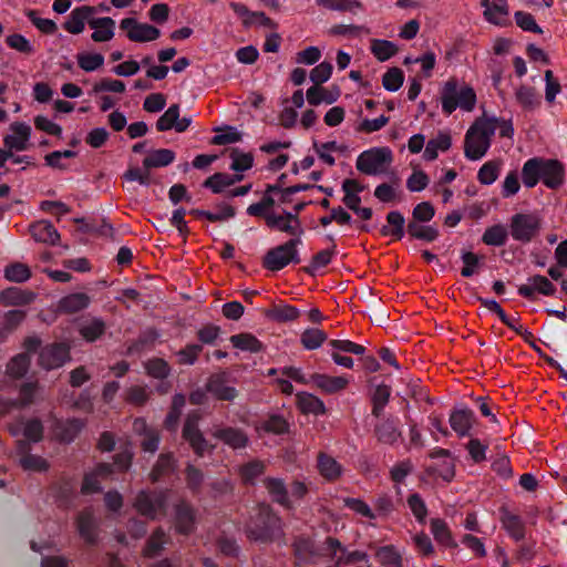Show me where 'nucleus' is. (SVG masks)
Returning <instances> with one entry per match:
<instances>
[{
  "label": "nucleus",
  "instance_id": "5fc2aeb1",
  "mask_svg": "<svg viewBox=\"0 0 567 567\" xmlns=\"http://www.w3.org/2000/svg\"><path fill=\"white\" fill-rule=\"evenodd\" d=\"M326 340V332L317 328L306 329L300 338L302 346L308 350L319 348Z\"/></svg>",
  "mask_w": 567,
  "mask_h": 567
},
{
  "label": "nucleus",
  "instance_id": "9d476101",
  "mask_svg": "<svg viewBox=\"0 0 567 567\" xmlns=\"http://www.w3.org/2000/svg\"><path fill=\"white\" fill-rule=\"evenodd\" d=\"M120 29L125 32L132 42H151L161 37V31L154 25L143 23L134 18H124L120 22Z\"/></svg>",
  "mask_w": 567,
  "mask_h": 567
},
{
  "label": "nucleus",
  "instance_id": "5701e85b",
  "mask_svg": "<svg viewBox=\"0 0 567 567\" xmlns=\"http://www.w3.org/2000/svg\"><path fill=\"white\" fill-rule=\"evenodd\" d=\"M451 146V134L447 131H439L437 134L426 143L423 158L426 162L435 161L439 157L440 152H447Z\"/></svg>",
  "mask_w": 567,
  "mask_h": 567
},
{
  "label": "nucleus",
  "instance_id": "0e129e2a",
  "mask_svg": "<svg viewBox=\"0 0 567 567\" xmlns=\"http://www.w3.org/2000/svg\"><path fill=\"white\" fill-rule=\"evenodd\" d=\"M275 204V198H272L270 195H265L260 202L250 205L247 208V213L250 216L255 217H264L266 219L267 216L274 215V213L270 212V208Z\"/></svg>",
  "mask_w": 567,
  "mask_h": 567
},
{
  "label": "nucleus",
  "instance_id": "b1692460",
  "mask_svg": "<svg viewBox=\"0 0 567 567\" xmlns=\"http://www.w3.org/2000/svg\"><path fill=\"white\" fill-rule=\"evenodd\" d=\"M90 301V297L84 292L70 293L60 299L56 311L65 315L76 313L87 308Z\"/></svg>",
  "mask_w": 567,
  "mask_h": 567
},
{
  "label": "nucleus",
  "instance_id": "7ed1b4c3",
  "mask_svg": "<svg viewBox=\"0 0 567 567\" xmlns=\"http://www.w3.org/2000/svg\"><path fill=\"white\" fill-rule=\"evenodd\" d=\"M495 134V122L478 117L468 127L464 137V155L470 161L483 158L491 147Z\"/></svg>",
  "mask_w": 567,
  "mask_h": 567
},
{
  "label": "nucleus",
  "instance_id": "6e6552de",
  "mask_svg": "<svg viewBox=\"0 0 567 567\" xmlns=\"http://www.w3.org/2000/svg\"><path fill=\"white\" fill-rule=\"evenodd\" d=\"M168 496L169 492H141L134 502V507L141 515L150 519H158L166 514Z\"/></svg>",
  "mask_w": 567,
  "mask_h": 567
},
{
  "label": "nucleus",
  "instance_id": "e2e57ef3",
  "mask_svg": "<svg viewBox=\"0 0 567 567\" xmlns=\"http://www.w3.org/2000/svg\"><path fill=\"white\" fill-rule=\"evenodd\" d=\"M336 100V96L331 95L327 89L320 85H313L307 90V101L310 105H319L322 102L331 104Z\"/></svg>",
  "mask_w": 567,
  "mask_h": 567
},
{
  "label": "nucleus",
  "instance_id": "9b49d317",
  "mask_svg": "<svg viewBox=\"0 0 567 567\" xmlns=\"http://www.w3.org/2000/svg\"><path fill=\"white\" fill-rule=\"evenodd\" d=\"M31 126L24 122H13L9 126V133L3 137L4 147L14 152H23L30 147Z\"/></svg>",
  "mask_w": 567,
  "mask_h": 567
},
{
  "label": "nucleus",
  "instance_id": "69168bd1",
  "mask_svg": "<svg viewBox=\"0 0 567 567\" xmlns=\"http://www.w3.org/2000/svg\"><path fill=\"white\" fill-rule=\"evenodd\" d=\"M230 157L233 159L230 167L235 172L248 171L254 164V156L251 153H244L238 150H233Z\"/></svg>",
  "mask_w": 567,
  "mask_h": 567
},
{
  "label": "nucleus",
  "instance_id": "680f3d73",
  "mask_svg": "<svg viewBox=\"0 0 567 567\" xmlns=\"http://www.w3.org/2000/svg\"><path fill=\"white\" fill-rule=\"evenodd\" d=\"M31 276L30 268L21 262H14L6 267L4 269V277L9 281L13 282H23L28 280Z\"/></svg>",
  "mask_w": 567,
  "mask_h": 567
},
{
  "label": "nucleus",
  "instance_id": "e433bc0d",
  "mask_svg": "<svg viewBox=\"0 0 567 567\" xmlns=\"http://www.w3.org/2000/svg\"><path fill=\"white\" fill-rule=\"evenodd\" d=\"M229 340L234 348L241 351L257 353L264 349L262 342L258 340L254 334L248 332L234 334Z\"/></svg>",
  "mask_w": 567,
  "mask_h": 567
},
{
  "label": "nucleus",
  "instance_id": "bb28decb",
  "mask_svg": "<svg viewBox=\"0 0 567 567\" xmlns=\"http://www.w3.org/2000/svg\"><path fill=\"white\" fill-rule=\"evenodd\" d=\"M431 533L436 543L446 548H456L457 543L455 542L452 530L447 523L441 518H432L430 522Z\"/></svg>",
  "mask_w": 567,
  "mask_h": 567
},
{
  "label": "nucleus",
  "instance_id": "20e7f679",
  "mask_svg": "<svg viewBox=\"0 0 567 567\" xmlns=\"http://www.w3.org/2000/svg\"><path fill=\"white\" fill-rule=\"evenodd\" d=\"M393 163V152L388 146L371 147L363 151L355 161V168L365 175L385 174Z\"/></svg>",
  "mask_w": 567,
  "mask_h": 567
},
{
  "label": "nucleus",
  "instance_id": "49530a36",
  "mask_svg": "<svg viewBox=\"0 0 567 567\" xmlns=\"http://www.w3.org/2000/svg\"><path fill=\"white\" fill-rule=\"evenodd\" d=\"M502 162L499 159H492L486 162L477 173V179L483 185L493 184L499 175Z\"/></svg>",
  "mask_w": 567,
  "mask_h": 567
},
{
  "label": "nucleus",
  "instance_id": "a211bd4d",
  "mask_svg": "<svg viewBox=\"0 0 567 567\" xmlns=\"http://www.w3.org/2000/svg\"><path fill=\"white\" fill-rule=\"evenodd\" d=\"M189 125V118H179V106L177 104L169 106L156 122V128L158 132L175 128L176 132L182 133L185 132Z\"/></svg>",
  "mask_w": 567,
  "mask_h": 567
},
{
  "label": "nucleus",
  "instance_id": "f3484780",
  "mask_svg": "<svg viewBox=\"0 0 567 567\" xmlns=\"http://www.w3.org/2000/svg\"><path fill=\"white\" fill-rule=\"evenodd\" d=\"M350 382L346 375L332 377L324 373L311 374V383L324 394H334L343 391Z\"/></svg>",
  "mask_w": 567,
  "mask_h": 567
},
{
  "label": "nucleus",
  "instance_id": "f257e3e1",
  "mask_svg": "<svg viewBox=\"0 0 567 567\" xmlns=\"http://www.w3.org/2000/svg\"><path fill=\"white\" fill-rule=\"evenodd\" d=\"M565 169L557 159L534 157L526 161L522 168V178L526 187H535L539 181L550 188L556 189L564 183Z\"/></svg>",
  "mask_w": 567,
  "mask_h": 567
},
{
  "label": "nucleus",
  "instance_id": "3c124183",
  "mask_svg": "<svg viewBox=\"0 0 567 567\" xmlns=\"http://www.w3.org/2000/svg\"><path fill=\"white\" fill-rule=\"evenodd\" d=\"M175 462L172 455L162 454L151 473L153 482H157L174 471Z\"/></svg>",
  "mask_w": 567,
  "mask_h": 567
},
{
  "label": "nucleus",
  "instance_id": "8fccbe9b",
  "mask_svg": "<svg viewBox=\"0 0 567 567\" xmlns=\"http://www.w3.org/2000/svg\"><path fill=\"white\" fill-rule=\"evenodd\" d=\"M375 556L383 567H402V557L393 546L379 548Z\"/></svg>",
  "mask_w": 567,
  "mask_h": 567
},
{
  "label": "nucleus",
  "instance_id": "a19ab883",
  "mask_svg": "<svg viewBox=\"0 0 567 567\" xmlns=\"http://www.w3.org/2000/svg\"><path fill=\"white\" fill-rule=\"evenodd\" d=\"M207 390L218 400L231 401L236 398L237 391L233 386L224 383L220 377L214 375L207 383Z\"/></svg>",
  "mask_w": 567,
  "mask_h": 567
},
{
  "label": "nucleus",
  "instance_id": "0eeeda50",
  "mask_svg": "<svg viewBox=\"0 0 567 567\" xmlns=\"http://www.w3.org/2000/svg\"><path fill=\"white\" fill-rule=\"evenodd\" d=\"M300 244V238H293L270 249L264 258V267L271 271H278L292 261L299 262L297 247Z\"/></svg>",
  "mask_w": 567,
  "mask_h": 567
},
{
  "label": "nucleus",
  "instance_id": "09e8293b",
  "mask_svg": "<svg viewBox=\"0 0 567 567\" xmlns=\"http://www.w3.org/2000/svg\"><path fill=\"white\" fill-rule=\"evenodd\" d=\"M508 233L503 225L488 227L483 234L482 240L488 246H503L506 244Z\"/></svg>",
  "mask_w": 567,
  "mask_h": 567
},
{
  "label": "nucleus",
  "instance_id": "603ef678",
  "mask_svg": "<svg viewBox=\"0 0 567 567\" xmlns=\"http://www.w3.org/2000/svg\"><path fill=\"white\" fill-rule=\"evenodd\" d=\"M518 104L525 110H533L539 104V99L535 90L530 86L522 85L515 92Z\"/></svg>",
  "mask_w": 567,
  "mask_h": 567
},
{
  "label": "nucleus",
  "instance_id": "72a5a7b5",
  "mask_svg": "<svg viewBox=\"0 0 567 567\" xmlns=\"http://www.w3.org/2000/svg\"><path fill=\"white\" fill-rule=\"evenodd\" d=\"M501 522L509 536L515 540H520L525 537V525L519 516L508 511H503Z\"/></svg>",
  "mask_w": 567,
  "mask_h": 567
},
{
  "label": "nucleus",
  "instance_id": "a18cd8bd",
  "mask_svg": "<svg viewBox=\"0 0 567 567\" xmlns=\"http://www.w3.org/2000/svg\"><path fill=\"white\" fill-rule=\"evenodd\" d=\"M30 357L28 353H20L13 357L7 364V374L13 379L22 378L29 370Z\"/></svg>",
  "mask_w": 567,
  "mask_h": 567
},
{
  "label": "nucleus",
  "instance_id": "bf43d9fd",
  "mask_svg": "<svg viewBox=\"0 0 567 567\" xmlns=\"http://www.w3.org/2000/svg\"><path fill=\"white\" fill-rule=\"evenodd\" d=\"M404 82V73L399 68L389 69L382 76V85L385 90L395 92Z\"/></svg>",
  "mask_w": 567,
  "mask_h": 567
},
{
  "label": "nucleus",
  "instance_id": "ea45409f",
  "mask_svg": "<svg viewBox=\"0 0 567 567\" xmlns=\"http://www.w3.org/2000/svg\"><path fill=\"white\" fill-rule=\"evenodd\" d=\"M508 4L507 1L492 2V7L488 10H484V19L495 25H506L508 21Z\"/></svg>",
  "mask_w": 567,
  "mask_h": 567
},
{
  "label": "nucleus",
  "instance_id": "39448f33",
  "mask_svg": "<svg viewBox=\"0 0 567 567\" xmlns=\"http://www.w3.org/2000/svg\"><path fill=\"white\" fill-rule=\"evenodd\" d=\"M281 533V520L268 505H261L256 519L248 526L247 534L255 540H271Z\"/></svg>",
  "mask_w": 567,
  "mask_h": 567
},
{
  "label": "nucleus",
  "instance_id": "f03ea898",
  "mask_svg": "<svg viewBox=\"0 0 567 567\" xmlns=\"http://www.w3.org/2000/svg\"><path fill=\"white\" fill-rule=\"evenodd\" d=\"M440 101L444 115H452L457 109L472 112L477 102L475 90L456 76L449 78L440 89Z\"/></svg>",
  "mask_w": 567,
  "mask_h": 567
},
{
  "label": "nucleus",
  "instance_id": "864d4df0",
  "mask_svg": "<svg viewBox=\"0 0 567 567\" xmlns=\"http://www.w3.org/2000/svg\"><path fill=\"white\" fill-rule=\"evenodd\" d=\"M78 528L80 535L87 543L95 540V532L93 525V517L90 511H83L78 517Z\"/></svg>",
  "mask_w": 567,
  "mask_h": 567
},
{
  "label": "nucleus",
  "instance_id": "f8f14e48",
  "mask_svg": "<svg viewBox=\"0 0 567 567\" xmlns=\"http://www.w3.org/2000/svg\"><path fill=\"white\" fill-rule=\"evenodd\" d=\"M200 414L192 412L187 415L183 427V437L190 444L192 449L198 456H203L208 450V443L198 430V421Z\"/></svg>",
  "mask_w": 567,
  "mask_h": 567
},
{
  "label": "nucleus",
  "instance_id": "4be33fe9",
  "mask_svg": "<svg viewBox=\"0 0 567 567\" xmlns=\"http://www.w3.org/2000/svg\"><path fill=\"white\" fill-rule=\"evenodd\" d=\"M266 224L270 228L287 233L291 236L300 235L302 229L300 227L297 215L290 213L284 215H269L266 217Z\"/></svg>",
  "mask_w": 567,
  "mask_h": 567
},
{
  "label": "nucleus",
  "instance_id": "4c0bfd02",
  "mask_svg": "<svg viewBox=\"0 0 567 567\" xmlns=\"http://www.w3.org/2000/svg\"><path fill=\"white\" fill-rule=\"evenodd\" d=\"M266 316L278 322L293 321L299 317V310L290 305L276 303L266 310Z\"/></svg>",
  "mask_w": 567,
  "mask_h": 567
},
{
  "label": "nucleus",
  "instance_id": "2f4dec72",
  "mask_svg": "<svg viewBox=\"0 0 567 567\" xmlns=\"http://www.w3.org/2000/svg\"><path fill=\"white\" fill-rule=\"evenodd\" d=\"M297 405L303 414L320 415L326 413L324 403L318 396L307 392L297 394Z\"/></svg>",
  "mask_w": 567,
  "mask_h": 567
},
{
  "label": "nucleus",
  "instance_id": "4d7b16f0",
  "mask_svg": "<svg viewBox=\"0 0 567 567\" xmlns=\"http://www.w3.org/2000/svg\"><path fill=\"white\" fill-rule=\"evenodd\" d=\"M265 463L261 461H251L239 468V475L245 484L252 483L254 480L265 472Z\"/></svg>",
  "mask_w": 567,
  "mask_h": 567
},
{
  "label": "nucleus",
  "instance_id": "f704fd0d",
  "mask_svg": "<svg viewBox=\"0 0 567 567\" xmlns=\"http://www.w3.org/2000/svg\"><path fill=\"white\" fill-rule=\"evenodd\" d=\"M404 217L400 212L393 210L386 215V225L381 229L383 236H390L394 240L403 237Z\"/></svg>",
  "mask_w": 567,
  "mask_h": 567
},
{
  "label": "nucleus",
  "instance_id": "6e6d98bb",
  "mask_svg": "<svg viewBox=\"0 0 567 567\" xmlns=\"http://www.w3.org/2000/svg\"><path fill=\"white\" fill-rule=\"evenodd\" d=\"M82 426L83 424L79 420H69L56 426L55 435L62 442H70L76 436Z\"/></svg>",
  "mask_w": 567,
  "mask_h": 567
},
{
  "label": "nucleus",
  "instance_id": "c756f323",
  "mask_svg": "<svg viewBox=\"0 0 567 567\" xmlns=\"http://www.w3.org/2000/svg\"><path fill=\"white\" fill-rule=\"evenodd\" d=\"M112 465L100 464L94 472L85 475L82 484V492L84 494H90L100 491V478H106L112 474Z\"/></svg>",
  "mask_w": 567,
  "mask_h": 567
},
{
  "label": "nucleus",
  "instance_id": "6ab92c4d",
  "mask_svg": "<svg viewBox=\"0 0 567 567\" xmlns=\"http://www.w3.org/2000/svg\"><path fill=\"white\" fill-rule=\"evenodd\" d=\"M95 13V8L82 6L71 11L68 20L63 24V29L71 34H80L85 29V23Z\"/></svg>",
  "mask_w": 567,
  "mask_h": 567
},
{
  "label": "nucleus",
  "instance_id": "c85d7f7f",
  "mask_svg": "<svg viewBox=\"0 0 567 567\" xmlns=\"http://www.w3.org/2000/svg\"><path fill=\"white\" fill-rule=\"evenodd\" d=\"M213 435L233 449L245 447L248 442L247 435L234 427L215 429Z\"/></svg>",
  "mask_w": 567,
  "mask_h": 567
},
{
  "label": "nucleus",
  "instance_id": "37998d69",
  "mask_svg": "<svg viewBox=\"0 0 567 567\" xmlns=\"http://www.w3.org/2000/svg\"><path fill=\"white\" fill-rule=\"evenodd\" d=\"M241 179L240 176H231L226 173H216L208 177L204 185L210 188L214 193H221L226 187L234 185L236 182Z\"/></svg>",
  "mask_w": 567,
  "mask_h": 567
},
{
  "label": "nucleus",
  "instance_id": "7c9ffc66",
  "mask_svg": "<svg viewBox=\"0 0 567 567\" xmlns=\"http://www.w3.org/2000/svg\"><path fill=\"white\" fill-rule=\"evenodd\" d=\"M33 299L34 295L32 292L16 287L8 288L0 292V303L6 307L28 305Z\"/></svg>",
  "mask_w": 567,
  "mask_h": 567
},
{
  "label": "nucleus",
  "instance_id": "13d9d810",
  "mask_svg": "<svg viewBox=\"0 0 567 567\" xmlns=\"http://www.w3.org/2000/svg\"><path fill=\"white\" fill-rule=\"evenodd\" d=\"M144 367L146 373L155 379H164L171 372L169 364L164 359L159 358L150 359L145 362Z\"/></svg>",
  "mask_w": 567,
  "mask_h": 567
},
{
  "label": "nucleus",
  "instance_id": "4468645a",
  "mask_svg": "<svg viewBox=\"0 0 567 567\" xmlns=\"http://www.w3.org/2000/svg\"><path fill=\"white\" fill-rule=\"evenodd\" d=\"M70 359V347L64 343H53L44 347L39 357V364L47 369H56Z\"/></svg>",
  "mask_w": 567,
  "mask_h": 567
},
{
  "label": "nucleus",
  "instance_id": "c9c22d12",
  "mask_svg": "<svg viewBox=\"0 0 567 567\" xmlns=\"http://www.w3.org/2000/svg\"><path fill=\"white\" fill-rule=\"evenodd\" d=\"M313 150L319 158L327 165L332 166L336 163L334 153H342L346 146L338 144L336 141L330 142H316Z\"/></svg>",
  "mask_w": 567,
  "mask_h": 567
},
{
  "label": "nucleus",
  "instance_id": "c03bdc74",
  "mask_svg": "<svg viewBox=\"0 0 567 567\" xmlns=\"http://www.w3.org/2000/svg\"><path fill=\"white\" fill-rule=\"evenodd\" d=\"M372 54L381 62L391 59L396 52L398 47L388 40L373 39L370 44Z\"/></svg>",
  "mask_w": 567,
  "mask_h": 567
},
{
  "label": "nucleus",
  "instance_id": "338daca9",
  "mask_svg": "<svg viewBox=\"0 0 567 567\" xmlns=\"http://www.w3.org/2000/svg\"><path fill=\"white\" fill-rule=\"evenodd\" d=\"M344 506L349 509L353 511L355 514L361 515L362 517L374 519L375 514L372 508L365 503L363 499L347 497L343 499Z\"/></svg>",
  "mask_w": 567,
  "mask_h": 567
},
{
  "label": "nucleus",
  "instance_id": "de8ad7c7",
  "mask_svg": "<svg viewBox=\"0 0 567 567\" xmlns=\"http://www.w3.org/2000/svg\"><path fill=\"white\" fill-rule=\"evenodd\" d=\"M105 331V322L102 319L93 318L80 328V334L87 342L97 340Z\"/></svg>",
  "mask_w": 567,
  "mask_h": 567
},
{
  "label": "nucleus",
  "instance_id": "393cba45",
  "mask_svg": "<svg viewBox=\"0 0 567 567\" xmlns=\"http://www.w3.org/2000/svg\"><path fill=\"white\" fill-rule=\"evenodd\" d=\"M29 445L24 441L18 442V451L21 454L20 456V465L24 471H33V472H42L47 471L49 467V463L47 460L39 455H33L28 453Z\"/></svg>",
  "mask_w": 567,
  "mask_h": 567
},
{
  "label": "nucleus",
  "instance_id": "a878e982",
  "mask_svg": "<svg viewBox=\"0 0 567 567\" xmlns=\"http://www.w3.org/2000/svg\"><path fill=\"white\" fill-rule=\"evenodd\" d=\"M30 234L35 241L55 245L60 239L55 227L47 221L39 220L30 226Z\"/></svg>",
  "mask_w": 567,
  "mask_h": 567
},
{
  "label": "nucleus",
  "instance_id": "052dcab7",
  "mask_svg": "<svg viewBox=\"0 0 567 567\" xmlns=\"http://www.w3.org/2000/svg\"><path fill=\"white\" fill-rule=\"evenodd\" d=\"M151 391L143 385H133L125 392V401L130 404L142 406L151 398Z\"/></svg>",
  "mask_w": 567,
  "mask_h": 567
},
{
  "label": "nucleus",
  "instance_id": "58836bf2",
  "mask_svg": "<svg viewBox=\"0 0 567 567\" xmlns=\"http://www.w3.org/2000/svg\"><path fill=\"white\" fill-rule=\"evenodd\" d=\"M175 153L167 148L155 150L151 152L143 161V166L146 169L164 167L173 163Z\"/></svg>",
  "mask_w": 567,
  "mask_h": 567
},
{
  "label": "nucleus",
  "instance_id": "79ce46f5",
  "mask_svg": "<svg viewBox=\"0 0 567 567\" xmlns=\"http://www.w3.org/2000/svg\"><path fill=\"white\" fill-rule=\"evenodd\" d=\"M79 68L85 72H94L103 66L104 56L96 52H80L76 54Z\"/></svg>",
  "mask_w": 567,
  "mask_h": 567
},
{
  "label": "nucleus",
  "instance_id": "cd10ccee",
  "mask_svg": "<svg viewBox=\"0 0 567 567\" xmlns=\"http://www.w3.org/2000/svg\"><path fill=\"white\" fill-rule=\"evenodd\" d=\"M450 424L458 436H465L474 424V414L470 410H456L450 415Z\"/></svg>",
  "mask_w": 567,
  "mask_h": 567
},
{
  "label": "nucleus",
  "instance_id": "412c9836",
  "mask_svg": "<svg viewBox=\"0 0 567 567\" xmlns=\"http://www.w3.org/2000/svg\"><path fill=\"white\" fill-rule=\"evenodd\" d=\"M175 529L181 534H189L195 528V511L186 501H181L175 507Z\"/></svg>",
  "mask_w": 567,
  "mask_h": 567
},
{
  "label": "nucleus",
  "instance_id": "2eb2a0df",
  "mask_svg": "<svg viewBox=\"0 0 567 567\" xmlns=\"http://www.w3.org/2000/svg\"><path fill=\"white\" fill-rule=\"evenodd\" d=\"M316 468L319 475L327 482H337L343 474L342 464L331 454L320 451L316 457Z\"/></svg>",
  "mask_w": 567,
  "mask_h": 567
},
{
  "label": "nucleus",
  "instance_id": "473e14b6",
  "mask_svg": "<svg viewBox=\"0 0 567 567\" xmlns=\"http://www.w3.org/2000/svg\"><path fill=\"white\" fill-rule=\"evenodd\" d=\"M264 485L272 499L286 508L291 507V502L288 497V492L284 481L279 478L267 477Z\"/></svg>",
  "mask_w": 567,
  "mask_h": 567
},
{
  "label": "nucleus",
  "instance_id": "774afa93",
  "mask_svg": "<svg viewBox=\"0 0 567 567\" xmlns=\"http://www.w3.org/2000/svg\"><path fill=\"white\" fill-rule=\"evenodd\" d=\"M378 440L385 444H393L398 441L400 432L393 422L386 421L377 427Z\"/></svg>",
  "mask_w": 567,
  "mask_h": 567
},
{
  "label": "nucleus",
  "instance_id": "1a4fd4ad",
  "mask_svg": "<svg viewBox=\"0 0 567 567\" xmlns=\"http://www.w3.org/2000/svg\"><path fill=\"white\" fill-rule=\"evenodd\" d=\"M365 186L358 179L347 178L342 183V190L344 193L343 204L351 209L362 220H369L372 217V209L369 207H361L360 193L364 190Z\"/></svg>",
  "mask_w": 567,
  "mask_h": 567
},
{
  "label": "nucleus",
  "instance_id": "423d86ee",
  "mask_svg": "<svg viewBox=\"0 0 567 567\" xmlns=\"http://www.w3.org/2000/svg\"><path fill=\"white\" fill-rule=\"evenodd\" d=\"M543 218L536 213H518L509 220V233L514 240L522 244L533 241L540 233Z\"/></svg>",
  "mask_w": 567,
  "mask_h": 567
},
{
  "label": "nucleus",
  "instance_id": "dca6fc26",
  "mask_svg": "<svg viewBox=\"0 0 567 567\" xmlns=\"http://www.w3.org/2000/svg\"><path fill=\"white\" fill-rule=\"evenodd\" d=\"M324 550L333 559H336V564L327 567H342L349 564L367 559V555L358 550L346 553L341 544L337 539L331 537L327 538Z\"/></svg>",
  "mask_w": 567,
  "mask_h": 567
},
{
  "label": "nucleus",
  "instance_id": "aec40b11",
  "mask_svg": "<svg viewBox=\"0 0 567 567\" xmlns=\"http://www.w3.org/2000/svg\"><path fill=\"white\" fill-rule=\"evenodd\" d=\"M89 27L93 30L91 39L95 43L109 42L115 35V21L110 17L91 18Z\"/></svg>",
  "mask_w": 567,
  "mask_h": 567
},
{
  "label": "nucleus",
  "instance_id": "ddd939ff",
  "mask_svg": "<svg viewBox=\"0 0 567 567\" xmlns=\"http://www.w3.org/2000/svg\"><path fill=\"white\" fill-rule=\"evenodd\" d=\"M555 292L556 287L554 284L542 275L529 277L526 284L518 287V295L529 301L537 299L536 293L549 297L554 296Z\"/></svg>",
  "mask_w": 567,
  "mask_h": 567
}]
</instances>
